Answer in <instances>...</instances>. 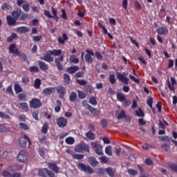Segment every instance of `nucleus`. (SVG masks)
Segmentation results:
<instances>
[{
	"label": "nucleus",
	"instance_id": "nucleus-43",
	"mask_svg": "<svg viewBox=\"0 0 177 177\" xmlns=\"http://www.w3.org/2000/svg\"><path fill=\"white\" fill-rule=\"evenodd\" d=\"M104 174H106V169H103V168L100 167L97 171V175L98 176H102V175H104Z\"/></svg>",
	"mask_w": 177,
	"mask_h": 177
},
{
	"label": "nucleus",
	"instance_id": "nucleus-19",
	"mask_svg": "<svg viewBox=\"0 0 177 177\" xmlns=\"http://www.w3.org/2000/svg\"><path fill=\"white\" fill-rule=\"evenodd\" d=\"M80 70V67L78 66H73L68 67L66 70V73H68V74H74L75 73H77Z\"/></svg>",
	"mask_w": 177,
	"mask_h": 177
},
{
	"label": "nucleus",
	"instance_id": "nucleus-17",
	"mask_svg": "<svg viewBox=\"0 0 177 177\" xmlns=\"http://www.w3.org/2000/svg\"><path fill=\"white\" fill-rule=\"evenodd\" d=\"M57 92L58 95H59V97H63V96H64L65 94L67 93L66 88H64V86H58L57 87Z\"/></svg>",
	"mask_w": 177,
	"mask_h": 177
},
{
	"label": "nucleus",
	"instance_id": "nucleus-22",
	"mask_svg": "<svg viewBox=\"0 0 177 177\" xmlns=\"http://www.w3.org/2000/svg\"><path fill=\"white\" fill-rule=\"evenodd\" d=\"M118 120H122V118H125L126 121H131V118H128L127 116V115L125 114V111L122 110L121 112L120 113H118V116H117Z\"/></svg>",
	"mask_w": 177,
	"mask_h": 177
},
{
	"label": "nucleus",
	"instance_id": "nucleus-56",
	"mask_svg": "<svg viewBox=\"0 0 177 177\" xmlns=\"http://www.w3.org/2000/svg\"><path fill=\"white\" fill-rule=\"evenodd\" d=\"M136 114L137 117H145V113L140 108H139V111H136Z\"/></svg>",
	"mask_w": 177,
	"mask_h": 177
},
{
	"label": "nucleus",
	"instance_id": "nucleus-13",
	"mask_svg": "<svg viewBox=\"0 0 177 177\" xmlns=\"http://www.w3.org/2000/svg\"><path fill=\"white\" fill-rule=\"evenodd\" d=\"M67 119L64 117H60L57 119V124L59 128H64L65 127H67Z\"/></svg>",
	"mask_w": 177,
	"mask_h": 177
},
{
	"label": "nucleus",
	"instance_id": "nucleus-38",
	"mask_svg": "<svg viewBox=\"0 0 177 177\" xmlns=\"http://www.w3.org/2000/svg\"><path fill=\"white\" fill-rule=\"evenodd\" d=\"M69 100L71 102H75L77 100V93L73 91L69 96Z\"/></svg>",
	"mask_w": 177,
	"mask_h": 177
},
{
	"label": "nucleus",
	"instance_id": "nucleus-32",
	"mask_svg": "<svg viewBox=\"0 0 177 177\" xmlns=\"http://www.w3.org/2000/svg\"><path fill=\"white\" fill-rule=\"evenodd\" d=\"M11 15L12 16L13 19L17 20L21 16V11L19 12L17 11H12L11 12Z\"/></svg>",
	"mask_w": 177,
	"mask_h": 177
},
{
	"label": "nucleus",
	"instance_id": "nucleus-2",
	"mask_svg": "<svg viewBox=\"0 0 177 177\" xmlns=\"http://www.w3.org/2000/svg\"><path fill=\"white\" fill-rule=\"evenodd\" d=\"M75 151L76 153H84L86 151V153H89L91 151V148L89 145L85 142H80L75 147Z\"/></svg>",
	"mask_w": 177,
	"mask_h": 177
},
{
	"label": "nucleus",
	"instance_id": "nucleus-9",
	"mask_svg": "<svg viewBox=\"0 0 177 177\" xmlns=\"http://www.w3.org/2000/svg\"><path fill=\"white\" fill-rule=\"evenodd\" d=\"M125 75H127L126 73H123V74L118 73H117V78H118V80H119V81H121L124 85H128V84H129L128 82L129 81V78H128Z\"/></svg>",
	"mask_w": 177,
	"mask_h": 177
},
{
	"label": "nucleus",
	"instance_id": "nucleus-48",
	"mask_svg": "<svg viewBox=\"0 0 177 177\" xmlns=\"http://www.w3.org/2000/svg\"><path fill=\"white\" fill-rule=\"evenodd\" d=\"M105 153L108 156H113V151H111V146L109 145L105 148Z\"/></svg>",
	"mask_w": 177,
	"mask_h": 177
},
{
	"label": "nucleus",
	"instance_id": "nucleus-23",
	"mask_svg": "<svg viewBox=\"0 0 177 177\" xmlns=\"http://www.w3.org/2000/svg\"><path fill=\"white\" fill-rule=\"evenodd\" d=\"M105 174L109 177H114L115 175V171L111 167L105 168Z\"/></svg>",
	"mask_w": 177,
	"mask_h": 177
},
{
	"label": "nucleus",
	"instance_id": "nucleus-21",
	"mask_svg": "<svg viewBox=\"0 0 177 177\" xmlns=\"http://www.w3.org/2000/svg\"><path fill=\"white\" fill-rule=\"evenodd\" d=\"M66 41H68V36H67V34L66 33L62 34V37H58V42L59 44H61V45H64Z\"/></svg>",
	"mask_w": 177,
	"mask_h": 177
},
{
	"label": "nucleus",
	"instance_id": "nucleus-52",
	"mask_svg": "<svg viewBox=\"0 0 177 177\" xmlns=\"http://www.w3.org/2000/svg\"><path fill=\"white\" fill-rule=\"evenodd\" d=\"M38 153L40 156H41L43 158H45V150L42 147H39L38 149Z\"/></svg>",
	"mask_w": 177,
	"mask_h": 177
},
{
	"label": "nucleus",
	"instance_id": "nucleus-3",
	"mask_svg": "<svg viewBox=\"0 0 177 177\" xmlns=\"http://www.w3.org/2000/svg\"><path fill=\"white\" fill-rule=\"evenodd\" d=\"M116 97L119 102H121L124 107H129V106H131V101L129 100H127L125 95H122V93L118 92L116 93Z\"/></svg>",
	"mask_w": 177,
	"mask_h": 177
},
{
	"label": "nucleus",
	"instance_id": "nucleus-63",
	"mask_svg": "<svg viewBox=\"0 0 177 177\" xmlns=\"http://www.w3.org/2000/svg\"><path fill=\"white\" fill-rule=\"evenodd\" d=\"M19 127L21 128V129H24V131H28V126L26 124V123H19Z\"/></svg>",
	"mask_w": 177,
	"mask_h": 177
},
{
	"label": "nucleus",
	"instance_id": "nucleus-57",
	"mask_svg": "<svg viewBox=\"0 0 177 177\" xmlns=\"http://www.w3.org/2000/svg\"><path fill=\"white\" fill-rule=\"evenodd\" d=\"M17 56L19 57V59L21 60V62H26V60H27V55H26V54H21L19 52V55H17Z\"/></svg>",
	"mask_w": 177,
	"mask_h": 177
},
{
	"label": "nucleus",
	"instance_id": "nucleus-36",
	"mask_svg": "<svg viewBox=\"0 0 177 177\" xmlns=\"http://www.w3.org/2000/svg\"><path fill=\"white\" fill-rule=\"evenodd\" d=\"M65 142L67 145H74L75 140L73 137H68L66 138Z\"/></svg>",
	"mask_w": 177,
	"mask_h": 177
},
{
	"label": "nucleus",
	"instance_id": "nucleus-6",
	"mask_svg": "<svg viewBox=\"0 0 177 177\" xmlns=\"http://www.w3.org/2000/svg\"><path fill=\"white\" fill-rule=\"evenodd\" d=\"M77 168L82 171L83 172H87V174H92L95 172V170L93 169L92 167L89 165H86L84 163H79L77 165Z\"/></svg>",
	"mask_w": 177,
	"mask_h": 177
},
{
	"label": "nucleus",
	"instance_id": "nucleus-58",
	"mask_svg": "<svg viewBox=\"0 0 177 177\" xmlns=\"http://www.w3.org/2000/svg\"><path fill=\"white\" fill-rule=\"evenodd\" d=\"M147 104H148L150 109H153V98L151 97H149V99L147 100Z\"/></svg>",
	"mask_w": 177,
	"mask_h": 177
},
{
	"label": "nucleus",
	"instance_id": "nucleus-30",
	"mask_svg": "<svg viewBox=\"0 0 177 177\" xmlns=\"http://www.w3.org/2000/svg\"><path fill=\"white\" fill-rule=\"evenodd\" d=\"M14 89L17 95H19V93H21V92H23V88H21V86H20L19 84H15L14 85Z\"/></svg>",
	"mask_w": 177,
	"mask_h": 177
},
{
	"label": "nucleus",
	"instance_id": "nucleus-29",
	"mask_svg": "<svg viewBox=\"0 0 177 177\" xmlns=\"http://www.w3.org/2000/svg\"><path fill=\"white\" fill-rule=\"evenodd\" d=\"M69 62L71 63H73V64H78L80 63V59H78V58H77L75 55H73L70 56Z\"/></svg>",
	"mask_w": 177,
	"mask_h": 177
},
{
	"label": "nucleus",
	"instance_id": "nucleus-18",
	"mask_svg": "<svg viewBox=\"0 0 177 177\" xmlns=\"http://www.w3.org/2000/svg\"><path fill=\"white\" fill-rule=\"evenodd\" d=\"M171 82L169 81L167 82V86L170 91H171L172 92H175V87H174V85L176 84V80L175 79V77H171Z\"/></svg>",
	"mask_w": 177,
	"mask_h": 177
},
{
	"label": "nucleus",
	"instance_id": "nucleus-27",
	"mask_svg": "<svg viewBox=\"0 0 177 177\" xmlns=\"http://www.w3.org/2000/svg\"><path fill=\"white\" fill-rule=\"evenodd\" d=\"M17 107L21 109V110H24V111H28V104H27V102H20L18 104Z\"/></svg>",
	"mask_w": 177,
	"mask_h": 177
},
{
	"label": "nucleus",
	"instance_id": "nucleus-10",
	"mask_svg": "<svg viewBox=\"0 0 177 177\" xmlns=\"http://www.w3.org/2000/svg\"><path fill=\"white\" fill-rule=\"evenodd\" d=\"M86 54L84 56V59L86 63H92L93 62V58H92V56H93L95 53H93V51L91 50H86Z\"/></svg>",
	"mask_w": 177,
	"mask_h": 177
},
{
	"label": "nucleus",
	"instance_id": "nucleus-54",
	"mask_svg": "<svg viewBox=\"0 0 177 177\" xmlns=\"http://www.w3.org/2000/svg\"><path fill=\"white\" fill-rule=\"evenodd\" d=\"M169 168L171 171H174V172H176V174H177V164H176V163L170 164Z\"/></svg>",
	"mask_w": 177,
	"mask_h": 177
},
{
	"label": "nucleus",
	"instance_id": "nucleus-11",
	"mask_svg": "<svg viewBox=\"0 0 177 177\" xmlns=\"http://www.w3.org/2000/svg\"><path fill=\"white\" fill-rule=\"evenodd\" d=\"M9 53H12L15 56L19 55L20 51L19 48L16 46V44H10L8 47Z\"/></svg>",
	"mask_w": 177,
	"mask_h": 177
},
{
	"label": "nucleus",
	"instance_id": "nucleus-47",
	"mask_svg": "<svg viewBox=\"0 0 177 177\" xmlns=\"http://www.w3.org/2000/svg\"><path fill=\"white\" fill-rule=\"evenodd\" d=\"M73 158L74 160H82L84 158V154L74 153Z\"/></svg>",
	"mask_w": 177,
	"mask_h": 177
},
{
	"label": "nucleus",
	"instance_id": "nucleus-50",
	"mask_svg": "<svg viewBox=\"0 0 177 177\" xmlns=\"http://www.w3.org/2000/svg\"><path fill=\"white\" fill-rule=\"evenodd\" d=\"M2 10H10V6L8 3H4L1 6Z\"/></svg>",
	"mask_w": 177,
	"mask_h": 177
},
{
	"label": "nucleus",
	"instance_id": "nucleus-28",
	"mask_svg": "<svg viewBox=\"0 0 177 177\" xmlns=\"http://www.w3.org/2000/svg\"><path fill=\"white\" fill-rule=\"evenodd\" d=\"M22 168L23 167H21V165H14L9 167V169H10V172L20 171Z\"/></svg>",
	"mask_w": 177,
	"mask_h": 177
},
{
	"label": "nucleus",
	"instance_id": "nucleus-14",
	"mask_svg": "<svg viewBox=\"0 0 177 177\" xmlns=\"http://www.w3.org/2000/svg\"><path fill=\"white\" fill-rule=\"evenodd\" d=\"M41 60H44V62H47V63H52L53 62V58L52 57V54H50V51L47 50L46 55L44 57H40Z\"/></svg>",
	"mask_w": 177,
	"mask_h": 177
},
{
	"label": "nucleus",
	"instance_id": "nucleus-42",
	"mask_svg": "<svg viewBox=\"0 0 177 177\" xmlns=\"http://www.w3.org/2000/svg\"><path fill=\"white\" fill-rule=\"evenodd\" d=\"M64 81L66 82V84H70V82H71V79L70 78V75L68 74H64Z\"/></svg>",
	"mask_w": 177,
	"mask_h": 177
},
{
	"label": "nucleus",
	"instance_id": "nucleus-26",
	"mask_svg": "<svg viewBox=\"0 0 177 177\" xmlns=\"http://www.w3.org/2000/svg\"><path fill=\"white\" fill-rule=\"evenodd\" d=\"M8 26H16V19L12 18L10 15L6 17Z\"/></svg>",
	"mask_w": 177,
	"mask_h": 177
},
{
	"label": "nucleus",
	"instance_id": "nucleus-55",
	"mask_svg": "<svg viewBox=\"0 0 177 177\" xmlns=\"http://www.w3.org/2000/svg\"><path fill=\"white\" fill-rule=\"evenodd\" d=\"M22 9L24 10V12H29L30 10V5L27 3H24L22 5Z\"/></svg>",
	"mask_w": 177,
	"mask_h": 177
},
{
	"label": "nucleus",
	"instance_id": "nucleus-16",
	"mask_svg": "<svg viewBox=\"0 0 177 177\" xmlns=\"http://www.w3.org/2000/svg\"><path fill=\"white\" fill-rule=\"evenodd\" d=\"M16 31L19 34H27L30 31V28L27 26H19L16 28Z\"/></svg>",
	"mask_w": 177,
	"mask_h": 177
},
{
	"label": "nucleus",
	"instance_id": "nucleus-35",
	"mask_svg": "<svg viewBox=\"0 0 177 177\" xmlns=\"http://www.w3.org/2000/svg\"><path fill=\"white\" fill-rule=\"evenodd\" d=\"M41 80L39 78H37L35 80V83L33 84V86L35 89H39V88H41Z\"/></svg>",
	"mask_w": 177,
	"mask_h": 177
},
{
	"label": "nucleus",
	"instance_id": "nucleus-39",
	"mask_svg": "<svg viewBox=\"0 0 177 177\" xmlns=\"http://www.w3.org/2000/svg\"><path fill=\"white\" fill-rule=\"evenodd\" d=\"M49 128V124L48 122H45L43 124L42 129H41V132L43 133H48V129Z\"/></svg>",
	"mask_w": 177,
	"mask_h": 177
},
{
	"label": "nucleus",
	"instance_id": "nucleus-51",
	"mask_svg": "<svg viewBox=\"0 0 177 177\" xmlns=\"http://www.w3.org/2000/svg\"><path fill=\"white\" fill-rule=\"evenodd\" d=\"M76 82L77 84H79V85H81L82 86H85V85H86L87 84L86 80H80V79L76 80Z\"/></svg>",
	"mask_w": 177,
	"mask_h": 177
},
{
	"label": "nucleus",
	"instance_id": "nucleus-59",
	"mask_svg": "<svg viewBox=\"0 0 177 177\" xmlns=\"http://www.w3.org/2000/svg\"><path fill=\"white\" fill-rule=\"evenodd\" d=\"M61 12L62 13L61 15L62 19H63V20H67L68 17L67 14L66 13V10L62 9Z\"/></svg>",
	"mask_w": 177,
	"mask_h": 177
},
{
	"label": "nucleus",
	"instance_id": "nucleus-53",
	"mask_svg": "<svg viewBox=\"0 0 177 177\" xmlns=\"http://www.w3.org/2000/svg\"><path fill=\"white\" fill-rule=\"evenodd\" d=\"M89 103L91 104H93V106H96V104H97V101H96V97H90Z\"/></svg>",
	"mask_w": 177,
	"mask_h": 177
},
{
	"label": "nucleus",
	"instance_id": "nucleus-37",
	"mask_svg": "<svg viewBox=\"0 0 177 177\" xmlns=\"http://www.w3.org/2000/svg\"><path fill=\"white\" fill-rule=\"evenodd\" d=\"M62 109V101L57 100V106L55 107V113H59Z\"/></svg>",
	"mask_w": 177,
	"mask_h": 177
},
{
	"label": "nucleus",
	"instance_id": "nucleus-4",
	"mask_svg": "<svg viewBox=\"0 0 177 177\" xmlns=\"http://www.w3.org/2000/svg\"><path fill=\"white\" fill-rule=\"evenodd\" d=\"M46 174L48 176H46ZM38 175L41 177H55V173L52 171H50L48 168L39 169Z\"/></svg>",
	"mask_w": 177,
	"mask_h": 177
},
{
	"label": "nucleus",
	"instance_id": "nucleus-61",
	"mask_svg": "<svg viewBox=\"0 0 177 177\" xmlns=\"http://www.w3.org/2000/svg\"><path fill=\"white\" fill-rule=\"evenodd\" d=\"M39 112H38V111H34L32 112V117L34 118V120H35L36 121H38L39 120V118H38V114Z\"/></svg>",
	"mask_w": 177,
	"mask_h": 177
},
{
	"label": "nucleus",
	"instance_id": "nucleus-34",
	"mask_svg": "<svg viewBox=\"0 0 177 177\" xmlns=\"http://www.w3.org/2000/svg\"><path fill=\"white\" fill-rule=\"evenodd\" d=\"M88 161H89L91 165H92V167H96V165H97L99 164V162H97V160H96V158H95V157L89 158Z\"/></svg>",
	"mask_w": 177,
	"mask_h": 177
},
{
	"label": "nucleus",
	"instance_id": "nucleus-31",
	"mask_svg": "<svg viewBox=\"0 0 177 177\" xmlns=\"http://www.w3.org/2000/svg\"><path fill=\"white\" fill-rule=\"evenodd\" d=\"M86 138L89 139L90 140H95V133L92 132V131H89L87 133H85Z\"/></svg>",
	"mask_w": 177,
	"mask_h": 177
},
{
	"label": "nucleus",
	"instance_id": "nucleus-40",
	"mask_svg": "<svg viewBox=\"0 0 177 177\" xmlns=\"http://www.w3.org/2000/svg\"><path fill=\"white\" fill-rule=\"evenodd\" d=\"M109 82L112 85H114V84H115V82H116L115 75H114V73H112V74L109 75Z\"/></svg>",
	"mask_w": 177,
	"mask_h": 177
},
{
	"label": "nucleus",
	"instance_id": "nucleus-12",
	"mask_svg": "<svg viewBox=\"0 0 177 177\" xmlns=\"http://www.w3.org/2000/svg\"><path fill=\"white\" fill-rule=\"evenodd\" d=\"M27 158V153L24 151V150H21L17 156L18 161L19 162H26Z\"/></svg>",
	"mask_w": 177,
	"mask_h": 177
},
{
	"label": "nucleus",
	"instance_id": "nucleus-60",
	"mask_svg": "<svg viewBox=\"0 0 177 177\" xmlns=\"http://www.w3.org/2000/svg\"><path fill=\"white\" fill-rule=\"evenodd\" d=\"M88 110H89L91 114L96 115V109L93 108V106L88 105Z\"/></svg>",
	"mask_w": 177,
	"mask_h": 177
},
{
	"label": "nucleus",
	"instance_id": "nucleus-5",
	"mask_svg": "<svg viewBox=\"0 0 177 177\" xmlns=\"http://www.w3.org/2000/svg\"><path fill=\"white\" fill-rule=\"evenodd\" d=\"M91 145L96 154L103 156V147L100 144L97 143V142H91Z\"/></svg>",
	"mask_w": 177,
	"mask_h": 177
},
{
	"label": "nucleus",
	"instance_id": "nucleus-20",
	"mask_svg": "<svg viewBox=\"0 0 177 177\" xmlns=\"http://www.w3.org/2000/svg\"><path fill=\"white\" fill-rule=\"evenodd\" d=\"M156 32H158V34H159V35H168V28L166 27L158 28L156 30Z\"/></svg>",
	"mask_w": 177,
	"mask_h": 177
},
{
	"label": "nucleus",
	"instance_id": "nucleus-33",
	"mask_svg": "<svg viewBox=\"0 0 177 177\" xmlns=\"http://www.w3.org/2000/svg\"><path fill=\"white\" fill-rule=\"evenodd\" d=\"M17 97L19 100H21V102L27 101V95L26 93H19Z\"/></svg>",
	"mask_w": 177,
	"mask_h": 177
},
{
	"label": "nucleus",
	"instance_id": "nucleus-64",
	"mask_svg": "<svg viewBox=\"0 0 177 177\" xmlns=\"http://www.w3.org/2000/svg\"><path fill=\"white\" fill-rule=\"evenodd\" d=\"M2 176L3 177H12V174H10L9 171L4 170L2 173Z\"/></svg>",
	"mask_w": 177,
	"mask_h": 177
},
{
	"label": "nucleus",
	"instance_id": "nucleus-7",
	"mask_svg": "<svg viewBox=\"0 0 177 177\" xmlns=\"http://www.w3.org/2000/svg\"><path fill=\"white\" fill-rule=\"evenodd\" d=\"M29 106L31 109H39L42 106V102L38 98H32L29 102Z\"/></svg>",
	"mask_w": 177,
	"mask_h": 177
},
{
	"label": "nucleus",
	"instance_id": "nucleus-44",
	"mask_svg": "<svg viewBox=\"0 0 177 177\" xmlns=\"http://www.w3.org/2000/svg\"><path fill=\"white\" fill-rule=\"evenodd\" d=\"M16 38H17V34L12 33L11 35L7 38V41L12 42V41H13V39H16Z\"/></svg>",
	"mask_w": 177,
	"mask_h": 177
},
{
	"label": "nucleus",
	"instance_id": "nucleus-25",
	"mask_svg": "<svg viewBox=\"0 0 177 177\" xmlns=\"http://www.w3.org/2000/svg\"><path fill=\"white\" fill-rule=\"evenodd\" d=\"M38 66L41 71H46L48 70V64L43 61H39Z\"/></svg>",
	"mask_w": 177,
	"mask_h": 177
},
{
	"label": "nucleus",
	"instance_id": "nucleus-49",
	"mask_svg": "<svg viewBox=\"0 0 177 177\" xmlns=\"http://www.w3.org/2000/svg\"><path fill=\"white\" fill-rule=\"evenodd\" d=\"M127 172L129 174V175H132V176H136V175L138 174V171L133 169H128Z\"/></svg>",
	"mask_w": 177,
	"mask_h": 177
},
{
	"label": "nucleus",
	"instance_id": "nucleus-45",
	"mask_svg": "<svg viewBox=\"0 0 177 177\" xmlns=\"http://www.w3.org/2000/svg\"><path fill=\"white\" fill-rule=\"evenodd\" d=\"M0 118H2V120H10L9 115L1 111H0Z\"/></svg>",
	"mask_w": 177,
	"mask_h": 177
},
{
	"label": "nucleus",
	"instance_id": "nucleus-62",
	"mask_svg": "<svg viewBox=\"0 0 177 177\" xmlns=\"http://www.w3.org/2000/svg\"><path fill=\"white\" fill-rule=\"evenodd\" d=\"M101 125L102 128H107V120L103 118L101 120Z\"/></svg>",
	"mask_w": 177,
	"mask_h": 177
},
{
	"label": "nucleus",
	"instance_id": "nucleus-1",
	"mask_svg": "<svg viewBox=\"0 0 177 177\" xmlns=\"http://www.w3.org/2000/svg\"><path fill=\"white\" fill-rule=\"evenodd\" d=\"M48 50L52 56H59V57L55 59V64L59 71H63V70H64V66H63V64H62V62L64 61V55H62V49Z\"/></svg>",
	"mask_w": 177,
	"mask_h": 177
},
{
	"label": "nucleus",
	"instance_id": "nucleus-46",
	"mask_svg": "<svg viewBox=\"0 0 177 177\" xmlns=\"http://www.w3.org/2000/svg\"><path fill=\"white\" fill-rule=\"evenodd\" d=\"M86 92H88V93H93V87L92 85L88 84L85 86Z\"/></svg>",
	"mask_w": 177,
	"mask_h": 177
},
{
	"label": "nucleus",
	"instance_id": "nucleus-8",
	"mask_svg": "<svg viewBox=\"0 0 177 177\" xmlns=\"http://www.w3.org/2000/svg\"><path fill=\"white\" fill-rule=\"evenodd\" d=\"M27 140L29 145H32L31 140L26 135H24L22 137H20L18 140V142L21 147H26L27 146Z\"/></svg>",
	"mask_w": 177,
	"mask_h": 177
},
{
	"label": "nucleus",
	"instance_id": "nucleus-15",
	"mask_svg": "<svg viewBox=\"0 0 177 177\" xmlns=\"http://www.w3.org/2000/svg\"><path fill=\"white\" fill-rule=\"evenodd\" d=\"M48 167L49 169H51L55 174H59L60 169L57 167L56 163H48Z\"/></svg>",
	"mask_w": 177,
	"mask_h": 177
},
{
	"label": "nucleus",
	"instance_id": "nucleus-41",
	"mask_svg": "<svg viewBox=\"0 0 177 177\" xmlns=\"http://www.w3.org/2000/svg\"><path fill=\"white\" fill-rule=\"evenodd\" d=\"M101 164H107L109 162V158L106 156H101L99 158Z\"/></svg>",
	"mask_w": 177,
	"mask_h": 177
},
{
	"label": "nucleus",
	"instance_id": "nucleus-24",
	"mask_svg": "<svg viewBox=\"0 0 177 177\" xmlns=\"http://www.w3.org/2000/svg\"><path fill=\"white\" fill-rule=\"evenodd\" d=\"M53 92H55V87H48L43 90L44 95H46L48 96H50Z\"/></svg>",
	"mask_w": 177,
	"mask_h": 177
}]
</instances>
